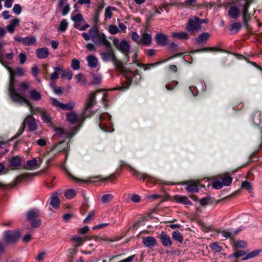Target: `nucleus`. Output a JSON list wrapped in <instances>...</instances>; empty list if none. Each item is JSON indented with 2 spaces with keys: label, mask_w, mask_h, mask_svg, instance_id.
I'll list each match as a JSON object with an SVG mask.
<instances>
[{
  "label": "nucleus",
  "mask_w": 262,
  "mask_h": 262,
  "mask_svg": "<svg viewBox=\"0 0 262 262\" xmlns=\"http://www.w3.org/2000/svg\"><path fill=\"white\" fill-rule=\"evenodd\" d=\"M9 64H7L6 66H4L8 71L10 74V81L8 87V94L11 100L13 102L22 105L24 103L29 104V103L27 100L20 93H18V90L16 89V83L17 81L15 79V75H18L22 76L25 74L24 70L20 67H17L14 70L9 67Z\"/></svg>",
  "instance_id": "f257e3e1"
},
{
  "label": "nucleus",
  "mask_w": 262,
  "mask_h": 262,
  "mask_svg": "<svg viewBox=\"0 0 262 262\" xmlns=\"http://www.w3.org/2000/svg\"><path fill=\"white\" fill-rule=\"evenodd\" d=\"M98 92V91H96L89 94L88 98L84 104L83 112L79 116H78L77 114L75 111L67 113L66 117L67 121L72 124L75 123L81 124L86 117L90 116L93 113V112L88 114V111L89 109L95 105L96 102V94Z\"/></svg>",
  "instance_id": "f03ea898"
},
{
  "label": "nucleus",
  "mask_w": 262,
  "mask_h": 262,
  "mask_svg": "<svg viewBox=\"0 0 262 262\" xmlns=\"http://www.w3.org/2000/svg\"><path fill=\"white\" fill-rule=\"evenodd\" d=\"M91 34L92 35V40L95 45L104 46L107 48L111 47V44L107 40L106 35L103 33L99 32L96 28H95V31H91Z\"/></svg>",
  "instance_id": "7ed1b4c3"
},
{
  "label": "nucleus",
  "mask_w": 262,
  "mask_h": 262,
  "mask_svg": "<svg viewBox=\"0 0 262 262\" xmlns=\"http://www.w3.org/2000/svg\"><path fill=\"white\" fill-rule=\"evenodd\" d=\"M111 118V116L107 113H103L100 116L99 126L102 130L106 132L114 130Z\"/></svg>",
  "instance_id": "20e7f679"
},
{
  "label": "nucleus",
  "mask_w": 262,
  "mask_h": 262,
  "mask_svg": "<svg viewBox=\"0 0 262 262\" xmlns=\"http://www.w3.org/2000/svg\"><path fill=\"white\" fill-rule=\"evenodd\" d=\"M124 76L126 79V84L125 85L118 88L117 89L118 90L125 91L128 88L129 85L132 83H138L141 79V76L139 75L135 74L129 70L125 71Z\"/></svg>",
  "instance_id": "39448f33"
},
{
  "label": "nucleus",
  "mask_w": 262,
  "mask_h": 262,
  "mask_svg": "<svg viewBox=\"0 0 262 262\" xmlns=\"http://www.w3.org/2000/svg\"><path fill=\"white\" fill-rule=\"evenodd\" d=\"M40 212L38 209L33 208L28 211L27 213V220L31 225L32 228H37L41 224L40 220L37 219L39 216Z\"/></svg>",
  "instance_id": "423d86ee"
},
{
  "label": "nucleus",
  "mask_w": 262,
  "mask_h": 262,
  "mask_svg": "<svg viewBox=\"0 0 262 262\" xmlns=\"http://www.w3.org/2000/svg\"><path fill=\"white\" fill-rule=\"evenodd\" d=\"M113 43L115 48L124 53L126 56L127 58H128V53L130 50V45L125 40H122L120 41L118 38H114Z\"/></svg>",
  "instance_id": "0eeeda50"
},
{
  "label": "nucleus",
  "mask_w": 262,
  "mask_h": 262,
  "mask_svg": "<svg viewBox=\"0 0 262 262\" xmlns=\"http://www.w3.org/2000/svg\"><path fill=\"white\" fill-rule=\"evenodd\" d=\"M202 29L200 23L199 21V17L194 16L188 19L186 30L189 32H198Z\"/></svg>",
  "instance_id": "6e6552de"
},
{
  "label": "nucleus",
  "mask_w": 262,
  "mask_h": 262,
  "mask_svg": "<svg viewBox=\"0 0 262 262\" xmlns=\"http://www.w3.org/2000/svg\"><path fill=\"white\" fill-rule=\"evenodd\" d=\"M186 185V189L189 192L196 193L198 192L199 190L204 187V186L200 183L199 180H192L185 182Z\"/></svg>",
  "instance_id": "1a4fd4ad"
},
{
  "label": "nucleus",
  "mask_w": 262,
  "mask_h": 262,
  "mask_svg": "<svg viewBox=\"0 0 262 262\" xmlns=\"http://www.w3.org/2000/svg\"><path fill=\"white\" fill-rule=\"evenodd\" d=\"M5 242L13 244L16 242L20 237V232L16 230H7L4 232Z\"/></svg>",
  "instance_id": "9d476101"
},
{
  "label": "nucleus",
  "mask_w": 262,
  "mask_h": 262,
  "mask_svg": "<svg viewBox=\"0 0 262 262\" xmlns=\"http://www.w3.org/2000/svg\"><path fill=\"white\" fill-rule=\"evenodd\" d=\"M42 159L40 158H34L32 160H28L25 165V168L29 170H33L38 168L41 163Z\"/></svg>",
  "instance_id": "9b49d317"
},
{
  "label": "nucleus",
  "mask_w": 262,
  "mask_h": 262,
  "mask_svg": "<svg viewBox=\"0 0 262 262\" xmlns=\"http://www.w3.org/2000/svg\"><path fill=\"white\" fill-rule=\"evenodd\" d=\"M14 39L15 41L20 42L26 46H32L36 42V37L32 36H28L25 37L16 36L14 37Z\"/></svg>",
  "instance_id": "f8f14e48"
},
{
  "label": "nucleus",
  "mask_w": 262,
  "mask_h": 262,
  "mask_svg": "<svg viewBox=\"0 0 262 262\" xmlns=\"http://www.w3.org/2000/svg\"><path fill=\"white\" fill-rule=\"evenodd\" d=\"M226 198H223L221 199L216 200L214 198H203L200 200V203L202 206H206L207 205H216L224 202Z\"/></svg>",
  "instance_id": "ddd939ff"
},
{
  "label": "nucleus",
  "mask_w": 262,
  "mask_h": 262,
  "mask_svg": "<svg viewBox=\"0 0 262 262\" xmlns=\"http://www.w3.org/2000/svg\"><path fill=\"white\" fill-rule=\"evenodd\" d=\"M100 55L102 60L105 62L112 61L116 57L112 47L110 48H108L106 51H102Z\"/></svg>",
  "instance_id": "4468645a"
},
{
  "label": "nucleus",
  "mask_w": 262,
  "mask_h": 262,
  "mask_svg": "<svg viewBox=\"0 0 262 262\" xmlns=\"http://www.w3.org/2000/svg\"><path fill=\"white\" fill-rule=\"evenodd\" d=\"M55 135L61 139H67L72 137L75 134L74 132H68L64 130L62 127H55Z\"/></svg>",
  "instance_id": "2eb2a0df"
},
{
  "label": "nucleus",
  "mask_w": 262,
  "mask_h": 262,
  "mask_svg": "<svg viewBox=\"0 0 262 262\" xmlns=\"http://www.w3.org/2000/svg\"><path fill=\"white\" fill-rule=\"evenodd\" d=\"M252 3H244L241 5L242 7L243 20L244 25L247 26V22L250 19L251 15L248 12L250 5Z\"/></svg>",
  "instance_id": "dca6fc26"
},
{
  "label": "nucleus",
  "mask_w": 262,
  "mask_h": 262,
  "mask_svg": "<svg viewBox=\"0 0 262 262\" xmlns=\"http://www.w3.org/2000/svg\"><path fill=\"white\" fill-rule=\"evenodd\" d=\"M25 125L27 124L30 131L36 130L37 128V123L36 120L31 115L27 116L24 119Z\"/></svg>",
  "instance_id": "f3484780"
},
{
  "label": "nucleus",
  "mask_w": 262,
  "mask_h": 262,
  "mask_svg": "<svg viewBox=\"0 0 262 262\" xmlns=\"http://www.w3.org/2000/svg\"><path fill=\"white\" fill-rule=\"evenodd\" d=\"M71 19L75 23L74 27L75 28H77L80 30L83 31V30H85L87 28L89 27V25H84V26H82V27H81L77 24V23L83 20V16L80 13H78V14L74 15H72Z\"/></svg>",
  "instance_id": "a211bd4d"
},
{
  "label": "nucleus",
  "mask_w": 262,
  "mask_h": 262,
  "mask_svg": "<svg viewBox=\"0 0 262 262\" xmlns=\"http://www.w3.org/2000/svg\"><path fill=\"white\" fill-rule=\"evenodd\" d=\"M158 237L160 239V242L164 247H169L172 246V242L171 238L165 232H162L158 236Z\"/></svg>",
  "instance_id": "6ab92c4d"
},
{
  "label": "nucleus",
  "mask_w": 262,
  "mask_h": 262,
  "mask_svg": "<svg viewBox=\"0 0 262 262\" xmlns=\"http://www.w3.org/2000/svg\"><path fill=\"white\" fill-rule=\"evenodd\" d=\"M151 35L145 32L142 34L141 37L139 40V44L148 46L151 43Z\"/></svg>",
  "instance_id": "aec40b11"
},
{
  "label": "nucleus",
  "mask_w": 262,
  "mask_h": 262,
  "mask_svg": "<svg viewBox=\"0 0 262 262\" xmlns=\"http://www.w3.org/2000/svg\"><path fill=\"white\" fill-rule=\"evenodd\" d=\"M142 243L145 247L151 248L156 245L157 241L155 237L149 236L143 238Z\"/></svg>",
  "instance_id": "412c9836"
},
{
  "label": "nucleus",
  "mask_w": 262,
  "mask_h": 262,
  "mask_svg": "<svg viewBox=\"0 0 262 262\" xmlns=\"http://www.w3.org/2000/svg\"><path fill=\"white\" fill-rule=\"evenodd\" d=\"M155 39L158 45L164 46L168 43V37L166 35L162 33H157Z\"/></svg>",
  "instance_id": "4be33fe9"
},
{
  "label": "nucleus",
  "mask_w": 262,
  "mask_h": 262,
  "mask_svg": "<svg viewBox=\"0 0 262 262\" xmlns=\"http://www.w3.org/2000/svg\"><path fill=\"white\" fill-rule=\"evenodd\" d=\"M20 23V20L18 18H15L11 20L10 23L6 27V30L9 33H12L15 30V28L18 26Z\"/></svg>",
  "instance_id": "5701e85b"
},
{
  "label": "nucleus",
  "mask_w": 262,
  "mask_h": 262,
  "mask_svg": "<svg viewBox=\"0 0 262 262\" xmlns=\"http://www.w3.org/2000/svg\"><path fill=\"white\" fill-rule=\"evenodd\" d=\"M228 14L230 18L236 19L239 16L240 12L236 6H233L230 7Z\"/></svg>",
  "instance_id": "b1692460"
},
{
  "label": "nucleus",
  "mask_w": 262,
  "mask_h": 262,
  "mask_svg": "<svg viewBox=\"0 0 262 262\" xmlns=\"http://www.w3.org/2000/svg\"><path fill=\"white\" fill-rule=\"evenodd\" d=\"M49 54V50L47 48H39L36 50V55L39 59L46 58Z\"/></svg>",
  "instance_id": "393cba45"
},
{
  "label": "nucleus",
  "mask_w": 262,
  "mask_h": 262,
  "mask_svg": "<svg viewBox=\"0 0 262 262\" xmlns=\"http://www.w3.org/2000/svg\"><path fill=\"white\" fill-rule=\"evenodd\" d=\"M82 195V196H85V194L83 193L82 191L80 190H74L73 189H70L67 190L64 193V196H74L75 195Z\"/></svg>",
  "instance_id": "a878e982"
},
{
  "label": "nucleus",
  "mask_w": 262,
  "mask_h": 262,
  "mask_svg": "<svg viewBox=\"0 0 262 262\" xmlns=\"http://www.w3.org/2000/svg\"><path fill=\"white\" fill-rule=\"evenodd\" d=\"M6 50L3 49L0 53V56L2 55L5 60L9 62L8 60H11L13 59L14 53L11 49H10V52L8 53H6Z\"/></svg>",
  "instance_id": "bb28decb"
},
{
  "label": "nucleus",
  "mask_w": 262,
  "mask_h": 262,
  "mask_svg": "<svg viewBox=\"0 0 262 262\" xmlns=\"http://www.w3.org/2000/svg\"><path fill=\"white\" fill-rule=\"evenodd\" d=\"M88 64L91 68H95L97 67L98 60L97 58L93 55H89L86 57Z\"/></svg>",
  "instance_id": "cd10ccee"
},
{
  "label": "nucleus",
  "mask_w": 262,
  "mask_h": 262,
  "mask_svg": "<svg viewBox=\"0 0 262 262\" xmlns=\"http://www.w3.org/2000/svg\"><path fill=\"white\" fill-rule=\"evenodd\" d=\"M170 199V198H168ZM172 200L185 205H191L192 203L188 198H171Z\"/></svg>",
  "instance_id": "c85d7f7f"
},
{
  "label": "nucleus",
  "mask_w": 262,
  "mask_h": 262,
  "mask_svg": "<svg viewBox=\"0 0 262 262\" xmlns=\"http://www.w3.org/2000/svg\"><path fill=\"white\" fill-rule=\"evenodd\" d=\"M29 95L31 99L36 101L40 100L41 98L40 93L35 89L30 91Z\"/></svg>",
  "instance_id": "c756f323"
},
{
  "label": "nucleus",
  "mask_w": 262,
  "mask_h": 262,
  "mask_svg": "<svg viewBox=\"0 0 262 262\" xmlns=\"http://www.w3.org/2000/svg\"><path fill=\"white\" fill-rule=\"evenodd\" d=\"M209 36V34L208 32L201 33L195 39V41L198 44L202 43L208 39Z\"/></svg>",
  "instance_id": "7c9ffc66"
},
{
  "label": "nucleus",
  "mask_w": 262,
  "mask_h": 262,
  "mask_svg": "<svg viewBox=\"0 0 262 262\" xmlns=\"http://www.w3.org/2000/svg\"><path fill=\"white\" fill-rule=\"evenodd\" d=\"M21 159L19 156H16L11 159L10 161L11 167L16 168L21 165Z\"/></svg>",
  "instance_id": "2f4dec72"
},
{
  "label": "nucleus",
  "mask_w": 262,
  "mask_h": 262,
  "mask_svg": "<svg viewBox=\"0 0 262 262\" xmlns=\"http://www.w3.org/2000/svg\"><path fill=\"white\" fill-rule=\"evenodd\" d=\"M172 36L179 39H187L189 37L188 34L185 32H173Z\"/></svg>",
  "instance_id": "473e14b6"
},
{
  "label": "nucleus",
  "mask_w": 262,
  "mask_h": 262,
  "mask_svg": "<svg viewBox=\"0 0 262 262\" xmlns=\"http://www.w3.org/2000/svg\"><path fill=\"white\" fill-rule=\"evenodd\" d=\"M241 230V229H238L235 231L234 232H229L226 230H223L221 232V234L223 236L226 238H233L235 235Z\"/></svg>",
  "instance_id": "72a5a7b5"
},
{
  "label": "nucleus",
  "mask_w": 262,
  "mask_h": 262,
  "mask_svg": "<svg viewBox=\"0 0 262 262\" xmlns=\"http://www.w3.org/2000/svg\"><path fill=\"white\" fill-rule=\"evenodd\" d=\"M76 102L74 100H70L67 103H62L61 110L71 111L73 110L75 106Z\"/></svg>",
  "instance_id": "f704fd0d"
},
{
  "label": "nucleus",
  "mask_w": 262,
  "mask_h": 262,
  "mask_svg": "<svg viewBox=\"0 0 262 262\" xmlns=\"http://www.w3.org/2000/svg\"><path fill=\"white\" fill-rule=\"evenodd\" d=\"M242 24L240 22L232 23L230 26V29L234 33H237L242 28Z\"/></svg>",
  "instance_id": "c9c22d12"
},
{
  "label": "nucleus",
  "mask_w": 262,
  "mask_h": 262,
  "mask_svg": "<svg viewBox=\"0 0 262 262\" xmlns=\"http://www.w3.org/2000/svg\"><path fill=\"white\" fill-rule=\"evenodd\" d=\"M68 22L66 19H63L59 24L58 27V31L60 32H64L68 28Z\"/></svg>",
  "instance_id": "e433bc0d"
},
{
  "label": "nucleus",
  "mask_w": 262,
  "mask_h": 262,
  "mask_svg": "<svg viewBox=\"0 0 262 262\" xmlns=\"http://www.w3.org/2000/svg\"><path fill=\"white\" fill-rule=\"evenodd\" d=\"M261 252V250H255L251 252H250L246 255L245 257L242 258L243 260H246L248 259H250L252 258H254L256 257L259 255L260 252Z\"/></svg>",
  "instance_id": "4c0bfd02"
},
{
  "label": "nucleus",
  "mask_w": 262,
  "mask_h": 262,
  "mask_svg": "<svg viewBox=\"0 0 262 262\" xmlns=\"http://www.w3.org/2000/svg\"><path fill=\"white\" fill-rule=\"evenodd\" d=\"M261 252V250H255L251 252H250L246 255L245 257L242 258L243 260H246L248 259H250L252 258H254L256 257L259 255L260 252Z\"/></svg>",
  "instance_id": "58836bf2"
},
{
  "label": "nucleus",
  "mask_w": 262,
  "mask_h": 262,
  "mask_svg": "<svg viewBox=\"0 0 262 262\" xmlns=\"http://www.w3.org/2000/svg\"><path fill=\"white\" fill-rule=\"evenodd\" d=\"M172 238L173 240L182 243L183 242V236L182 234L178 231H173L172 233Z\"/></svg>",
  "instance_id": "ea45409f"
},
{
  "label": "nucleus",
  "mask_w": 262,
  "mask_h": 262,
  "mask_svg": "<svg viewBox=\"0 0 262 262\" xmlns=\"http://www.w3.org/2000/svg\"><path fill=\"white\" fill-rule=\"evenodd\" d=\"M41 117L43 123H47L49 125L51 124L52 117L46 111L43 112Z\"/></svg>",
  "instance_id": "a19ab883"
},
{
  "label": "nucleus",
  "mask_w": 262,
  "mask_h": 262,
  "mask_svg": "<svg viewBox=\"0 0 262 262\" xmlns=\"http://www.w3.org/2000/svg\"><path fill=\"white\" fill-rule=\"evenodd\" d=\"M116 8L113 7H107L105 9L104 17L105 19H111L112 16V12L116 11Z\"/></svg>",
  "instance_id": "79ce46f5"
},
{
  "label": "nucleus",
  "mask_w": 262,
  "mask_h": 262,
  "mask_svg": "<svg viewBox=\"0 0 262 262\" xmlns=\"http://www.w3.org/2000/svg\"><path fill=\"white\" fill-rule=\"evenodd\" d=\"M132 170L135 176H136V177L138 179H145L146 178L149 179L150 181H151L152 179V178L150 177V176H148L146 174L144 173H141L135 170L133 168H132Z\"/></svg>",
  "instance_id": "37998d69"
},
{
  "label": "nucleus",
  "mask_w": 262,
  "mask_h": 262,
  "mask_svg": "<svg viewBox=\"0 0 262 262\" xmlns=\"http://www.w3.org/2000/svg\"><path fill=\"white\" fill-rule=\"evenodd\" d=\"M222 181L223 183V185L225 186H229L232 182V178L228 175H225L221 178Z\"/></svg>",
  "instance_id": "c03bdc74"
},
{
  "label": "nucleus",
  "mask_w": 262,
  "mask_h": 262,
  "mask_svg": "<svg viewBox=\"0 0 262 262\" xmlns=\"http://www.w3.org/2000/svg\"><path fill=\"white\" fill-rule=\"evenodd\" d=\"M24 129H25V123L23 122L22 124H21L19 128L18 129L17 133L10 139V141H13L15 139H16L19 136H20L24 132Z\"/></svg>",
  "instance_id": "a18cd8bd"
},
{
  "label": "nucleus",
  "mask_w": 262,
  "mask_h": 262,
  "mask_svg": "<svg viewBox=\"0 0 262 262\" xmlns=\"http://www.w3.org/2000/svg\"><path fill=\"white\" fill-rule=\"evenodd\" d=\"M60 204V201L58 198H52L50 202L51 206L54 209H57Z\"/></svg>",
  "instance_id": "49530a36"
},
{
  "label": "nucleus",
  "mask_w": 262,
  "mask_h": 262,
  "mask_svg": "<svg viewBox=\"0 0 262 262\" xmlns=\"http://www.w3.org/2000/svg\"><path fill=\"white\" fill-rule=\"evenodd\" d=\"M113 64L114 66L118 68L119 70L122 71L124 70V66L123 63L122 61L118 60L116 58V57L115 58L114 60L112 61Z\"/></svg>",
  "instance_id": "de8ad7c7"
},
{
  "label": "nucleus",
  "mask_w": 262,
  "mask_h": 262,
  "mask_svg": "<svg viewBox=\"0 0 262 262\" xmlns=\"http://www.w3.org/2000/svg\"><path fill=\"white\" fill-rule=\"evenodd\" d=\"M210 248L215 252H220L223 250V248L218 243H213L210 245Z\"/></svg>",
  "instance_id": "09e8293b"
},
{
  "label": "nucleus",
  "mask_w": 262,
  "mask_h": 262,
  "mask_svg": "<svg viewBox=\"0 0 262 262\" xmlns=\"http://www.w3.org/2000/svg\"><path fill=\"white\" fill-rule=\"evenodd\" d=\"M31 111L32 114L34 115H37L39 114L40 116H41L46 110L43 108L36 107L34 108L31 107Z\"/></svg>",
  "instance_id": "8fccbe9b"
},
{
  "label": "nucleus",
  "mask_w": 262,
  "mask_h": 262,
  "mask_svg": "<svg viewBox=\"0 0 262 262\" xmlns=\"http://www.w3.org/2000/svg\"><path fill=\"white\" fill-rule=\"evenodd\" d=\"M50 100L51 101L52 104L54 106L56 107L58 109L61 110L63 103L59 102L57 99L54 98H51Z\"/></svg>",
  "instance_id": "3c124183"
},
{
  "label": "nucleus",
  "mask_w": 262,
  "mask_h": 262,
  "mask_svg": "<svg viewBox=\"0 0 262 262\" xmlns=\"http://www.w3.org/2000/svg\"><path fill=\"white\" fill-rule=\"evenodd\" d=\"M102 79V78L101 75H94L92 78V83L95 85L99 84L101 83Z\"/></svg>",
  "instance_id": "603ef678"
},
{
  "label": "nucleus",
  "mask_w": 262,
  "mask_h": 262,
  "mask_svg": "<svg viewBox=\"0 0 262 262\" xmlns=\"http://www.w3.org/2000/svg\"><path fill=\"white\" fill-rule=\"evenodd\" d=\"M95 31V28H92L89 30L88 33L84 32L81 34L83 38L88 41L92 39V35L91 34V31Z\"/></svg>",
  "instance_id": "864d4df0"
},
{
  "label": "nucleus",
  "mask_w": 262,
  "mask_h": 262,
  "mask_svg": "<svg viewBox=\"0 0 262 262\" xmlns=\"http://www.w3.org/2000/svg\"><path fill=\"white\" fill-rule=\"evenodd\" d=\"M16 87H17V84H16ZM29 88V84L27 81H24L20 85H19V89H18L17 88L16 89L18 90V93L21 94L22 96L24 97V94L20 92V90H27Z\"/></svg>",
  "instance_id": "5fc2aeb1"
},
{
  "label": "nucleus",
  "mask_w": 262,
  "mask_h": 262,
  "mask_svg": "<svg viewBox=\"0 0 262 262\" xmlns=\"http://www.w3.org/2000/svg\"><path fill=\"white\" fill-rule=\"evenodd\" d=\"M75 78L77 80V82L78 83H80L83 84H85L86 83V80L84 76L82 74H78L75 76Z\"/></svg>",
  "instance_id": "6e6d98bb"
},
{
  "label": "nucleus",
  "mask_w": 262,
  "mask_h": 262,
  "mask_svg": "<svg viewBox=\"0 0 262 262\" xmlns=\"http://www.w3.org/2000/svg\"><path fill=\"white\" fill-rule=\"evenodd\" d=\"M71 67L74 70H78L80 69V62L76 59H73L71 62Z\"/></svg>",
  "instance_id": "4d7b16f0"
},
{
  "label": "nucleus",
  "mask_w": 262,
  "mask_h": 262,
  "mask_svg": "<svg viewBox=\"0 0 262 262\" xmlns=\"http://www.w3.org/2000/svg\"><path fill=\"white\" fill-rule=\"evenodd\" d=\"M212 187L215 189H220L223 186V183L220 180H215L212 183Z\"/></svg>",
  "instance_id": "13d9d810"
},
{
  "label": "nucleus",
  "mask_w": 262,
  "mask_h": 262,
  "mask_svg": "<svg viewBox=\"0 0 262 262\" xmlns=\"http://www.w3.org/2000/svg\"><path fill=\"white\" fill-rule=\"evenodd\" d=\"M72 76L73 73L70 70L62 71V77H67L68 79L71 80L72 78Z\"/></svg>",
  "instance_id": "bf43d9fd"
},
{
  "label": "nucleus",
  "mask_w": 262,
  "mask_h": 262,
  "mask_svg": "<svg viewBox=\"0 0 262 262\" xmlns=\"http://www.w3.org/2000/svg\"><path fill=\"white\" fill-rule=\"evenodd\" d=\"M21 7L19 4H15L13 8V12L17 15H19L21 12Z\"/></svg>",
  "instance_id": "052dcab7"
},
{
  "label": "nucleus",
  "mask_w": 262,
  "mask_h": 262,
  "mask_svg": "<svg viewBox=\"0 0 262 262\" xmlns=\"http://www.w3.org/2000/svg\"><path fill=\"white\" fill-rule=\"evenodd\" d=\"M108 31L112 34H116L119 32V29L116 26L112 25L110 26Z\"/></svg>",
  "instance_id": "680f3d73"
},
{
  "label": "nucleus",
  "mask_w": 262,
  "mask_h": 262,
  "mask_svg": "<svg viewBox=\"0 0 262 262\" xmlns=\"http://www.w3.org/2000/svg\"><path fill=\"white\" fill-rule=\"evenodd\" d=\"M246 255V252L244 250H239L236 251L234 253H233L232 256L236 258H238L239 257L243 256L244 255Z\"/></svg>",
  "instance_id": "e2e57ef3"
},
{
  "label": "nucleus",
  "mask_w": 262,
  "mask_h": 262,
  "mask_svg": "<svg viewBox=\"0 0 262 262\" xmlns=\"http://www.w3.org/2000/svg\"><path fill=\"white\" fill-rule=\"evenodd\" d=\"M62 11V15L65 16L69 12L70 8L69 5H66L61 7H59Z\"/></svg>",
  "instance_id": "0e129e2a"
},
{
  "label": "nucleus",
  "mask_w": 262,
  "mask_h": 262,
  "mask_svg": "<svg viewBox=\"0 0 262 262\" xmlns=\"http://www.w3.org/2000/svg\"><path fill=\"white\" fill-rule=\"evenodd\" d=\"M247 243L244 241L239 240L235 244L236 247L245 248L247 247Z\"/></svg>",
  "instance_id": "69168bd1"
},
{
  "label": "nucleus",
  "mask_w": 262,
  "mask_h": 262,
  "mask_svg": "<svg viewBox=\"0 0 262 262\" xmlns=\"http://www.w3.org/2000/svg\"><path fill=\"white\" fill-rule=\"evenodd\" d=\"M131 38L132 40L139 43V40L140 39L139 35L136 32L132 31L131 32Z\"/></svg>",
  "instance_id": "338daca9"
},
{
  "label": "nucleus",
  "mask_w": 262,
  "mask_h": 262,
  "mask_svg": "<svg viewBox=\"0 0 262 262\" xmlns=\"http://www.w3.org/2000/svg\"><path fill=\"white\" fill-rule=\"evenodd\" d=\"M95 215V211H92L88 215V216L83 220V223L85 224L88 223L91 220H92Z\"/></svg>",
  "instance_id": "774afa93"
}]
</instances>
